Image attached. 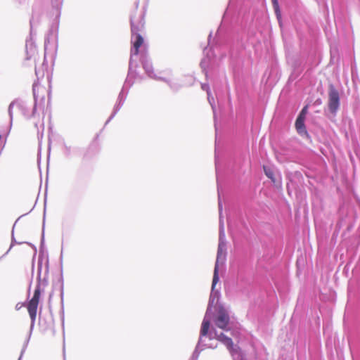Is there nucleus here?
<instances>
[{
    "instance_id": "obj_20",
    "label": "nucleus",
    "mask_w": 360,
    "mask_h": 360,
    "mask_svg": "<svg viewBox=\"0 0 360 360\" xmlns=\"http://www.w3.org/2000/svg\"><path fill=\"white\" fill-rule=\"evenodd\" d=\"M16 309L18 310L20 309V307L19 306V304H18L15 307Z\"/></svg>"
},
{
    "instance_id": "obj_11",
    "label": "nucleus",
    "mask_w": 360,
    "mask_h": 360,
    "mask_svg": "<svg viewBox=\"0 0 360 360\" xmlns=\"http://www.w3.org/2000/svg\"><path fill=\"white\" fill-rule=\"evenodd\" d=\"M228 337H226L224 333H221L220 334L218 335L216 332H214V335H212V333H211L210 336V339L215 338L221 342H224V339H226Z\"/></svg>"
},
{
    "instance_id": "obj_9",
    "label": "nucleus",
    "mask_w": 360,
    "mask_h": 360,
    "mask_svg": "<svg viewBox=\"0 0 360 360\" xmlns=\"http://www.w3.org/2000/svg\"><path fill=\"white\" fill-rule=\"evenodd\" d=\"M222 343L227 347L229 351L232 354H233L235 352H236L237 349L236 348H234L233 342L230 338H227L226 339H224V341L222 342Z\"/></svg>"
},
{
    "instance_id": "obj_7",
    "label": "nucleus",
    "mask_w": 360,
    "mask_h": 360,
    "mask_svg": "<svg viewBox=\"0 0 360 360\" xmlns=\"http://www.w3.org/2000/svg\"><path fill=\"white\" fill-rule=\"evenodd\" d=\"M26 51H27V59H30L36 53L35 46L33 44V43L31 40L26 41Z\"/></svg>"
},
{
    "instance_id": "obj_3",
    "label": "nucleus",
    "mask_w": 360,
    "mask_h": 360,
    "mask_svg": "<svg viewBox=\"0 0 360 360\" xmlns=\"http://www.w3.org/2000/svg\"><path fill=\"white\" fill-rule=\"evenodd\" d=\"M328 105L330 112L332 113H335L340 105L339 93L333 86L329 89Z\"/></svg>"
},
{
    "instance_id": "obj_24",
    "label": "nucleus",
    "mask_w": 360,
    "mask_h": 360,
    "mask_svg": "<svg viewBox=\"0 0 360 360\" xmlns=\"http://www.w3.org/2000/svg\"><path fill=\"white\" fill-rule=\"evenodd\" d=\"M9 250H7V251L6 252V254H8V253L9 252Z\"/></svg>"
},
{
    "instance_id": "obj_15",
    "label": "nucleus",
    "mask_w": 360,
    "mask_h": 360,
    "mask_svg": "<svg viewBox=\"0 0 360 360\" xmlns=\"http://www.w3.org/2000/svg\"><path fill=\"white\" fill-rule=\"evenodd\" d=\"M274 11H275V13L276 15L277 18L278 20H280L281 18V11H280L279 5L276 6H274Z\"/></svg>"
},
{
    "instance_id": "obj_8",
    "label": "nucleus",
    "mask_w": 360,
    "mask_h": 360,
    "mask_svg": "<svg viewBox=\"0 0 360 360\" xmlns=\"http://www.w3.org/2000/svg\"><path fill=\"white\" fill-rule=\"evenodd\" d=\"M210 323L208 320L204 319L200 329V336H206L210 330Z\"/></svg>"
},
{
    "instance_id": "obj_4",
    "label": "nucleus",
    "mask_w": 360,
    "mask_h": 360,
    "mask_svg": "<svg viewBox=\"0 0 360 360\" xmlns=\"http://www.w3.org/2000/svg\"><path fill=\"white\" fill-rule=\"evenodd\" d=\"M229 315L226 313L221 311L217 316L214 323L219 328L225 329L229 324Z\"/></svg>"
},
{
    "instance_id": "obj_23",
    "label": "nucleus",
    "mask_w": 360,
    "mask_h": 360,
    "mask_svg": "<svg viewBox=\"0 0 360 360\" xmlns=\"http://www.w3.org/2000/svg\"><path fill=\"white\" fill-rule=\"evenodd\" d=\"M9 250H7V251L6 252V254H8V253L9 252Z\"/></svg>"
},
{
    "instance_id": "obj_14",
    "label": "nucleus",
    "mask_w": 360,
    "mask_h": 360,
    "mask_svg": "<svg viewBox=\"0 0 360 360\" xmlns=\"http://www.w3.org/2000/svg\"><path fill=\"white\" fill-rule=\"evenodd\" d=\"M307 110H308V106L306 105L304 106L302 110H301V112H300L298 117H302L303 118H306V115L307 114Z\"/></svg>"
},
{
    "instance_id": "obj_22",
    "label": "nucleus",
    "mask_w": 360,
    "mask_h": 360,
    "mask_svg": "<svg viewBox=\"0 0 360 360\" xmlns=\"http://www.w3.org/2000/svg\"><path fill=\"white\" fill-rule=\"evenodd\" d=\"M9 250H7V251L6 252V254H8V253L9 252Z\"/></svg>"
},
{
    "instance_id": "obj_19",
    "label": "nucleus",
    "mask_w": 360,
    "mask_h": 360,
    "mask_svg": "<svg viewBox=\"0 0 360 360\" xmlns=\"http://www.w3.org/2000/svg\"><path fill=\"white\" fill-rule=\"evenodd\" d=\"M271 1H272L273 7L278 6V0H271Z\"/></svg>"
},
{
    "instance_id": "obj_17",
    "label": "nucleus",
    "mask_w": 360,
    "mask_h": 360,
    "mask_svg": "<svg viewBox=\"0 0 360 360\" xmlns=\"http://www.w3.org/2000/svg\"><path fill=\"white\" fill-rule=\"evenodd\" d=\"M35 74L38 77L44 76V72L38 70L37 68H35Z\"/></svg>"
},
{
    "instance_id": "obj_13",
    "label": "nucleus",
    "mask_w": 360,
    "mask_h": 360,
    "mask_svg": "<svg viewBox=\"0 0 360 360\" xmlns=\"http://www.w3.org/2000/svg\"><path fill=\"white\" fill-rule=\"evenodd\" d=\"M15 101H13L10 103L9 106H8V114H9V117H10V120H11V122H12V120H13V106L15 105Z\"/></svg>"
},
{
    "instance_id": "obj_10",
    "label": "nucleus",
    "mask_w": 360,
    "mask_h": 360,
    "mask_svg": "<svg viewBox=\"0 0 360 360\" xmlns=\"http://www.w3.org/2000/svg\"><path fill=\"white\" fill-rule=\"evenodd\" d=\"M263 169L266 176L268 178H269L273 182H275L274 171L271 168L266 166H264Z\"/></svg>"
},
{
    "instance_id": "obj_16",
    "label": "nucleus",
    "mask_w": 360,
    "mask_h": 360,
    "mask_svg": "<svg viewBox=\"0 0 360 360\" xmlns=\"http://www.w3.org/2000/svg\"><path fill=\"white\" fill-rule=\"evenodd\" d=\"M62 3V0H52L53 6L58 8Z\"/></svg>"
},
{
    "instance_id": "obj_5",
    "label": "nucleus",
    "mask_w": 360,
    "mask_h": 360,
    "mask_svg": "<svg viewBox=\"0 0 360 360\" xmlns=\"http://www.w3.org/2000/svg\"><path fill=\"white\" fill-rule=\"evenodd\" d=\"M222 255H223V245L221 244H219L218 246L217 262H216L215 266H214V275H213V279H212V288H214V285L219 281L218 262H219L220 257L222 256Z\"/></svg>"
},
{
    "instance_id": "obj_1",
    "label": "nucleus",
    "mask_w": 360,
    "mask_h": 360,
    "mask_svg": "<svg viewBox=\"0 0 360 360\" xmlns=\"http://www.w3.org/2000/svg\"><path fill=\"white\" fill-rule=\"evenodd\" d=\"M41 269V264H39V269H38V274H39L38 275V283L34 290V295H33L32 298L30 300V301L29 302L28 305H27V310H28V312H29V314H30V316L31 319L30 333H32V330L34 328L35 319H36V316H37V307H38L39 297H40V295H41V285L42 284L45 285V283H45V281H44L42 282L41 281V278H40Z\"/></svg>"
},
{
    "instance_id": "obj_2",
    "label": "nucleus",
    "mask_w": 360,
    "mask_h": 360,
    "mask_svg": "<svg viewBox=\"0 0 360 360\" xmlns=\"http://www.w3.org/2000/svg\"><path fill=\"white\" fill-rule=\"evenodd\" d=\"M139 29L137 26H135L134 24H131V41L133 43V49H131V53L134 55H138L139 53V48L143 44V38L139 33Z\"/></svg>"
},
{
    "instance_id": "obj_21",
    "label": "nucleus",
    "mask_w": 360,
    "mask_h": 360,
    "mask_svg": "<svg viewBox=\"0 0 360 360\" xmlns=\"http://www.w3.org/2000/svg\"><path fill=\"white\" fill-rule=\"evenodd\" d=\"M112 117V115L109 117V119L108 120L107 122H108L110 121V120L111 119Z\"/></svg>"
},
{
    "instance_id": "obj_12",
    "label": "nucleus",
    "mask_w": 360,
    "mask_h": 360,
    "mask_svg": "<svg viewBox=\"0 0 360 360\" xmlns=\"http://www.w3.org/2000/svg\"><path fill=\"white\" fill-rule=\"evenodd\" d=\"M51 36L53 37V38H55L56 37V32L54 31L53 30H51L50 31V33L47 36V37L45 39V42H44V46H45V49H46L47 48V46H48V44L50 43V41H51Z\"/></svg>"
},
{
    "instance_id": "obj_18",
    "label": "nucleus",
    "mask_w": 360,
    "mask_h": 360,
    "mask_svg": "<svg viewBox=\"0 0 360 360\" xmlns=\"http://www.w3.org/2000/svg\"><path fill=\"white\" fill-rule=\"evenodd\" d=\"M25 348H26V345H25V346H24V347H23V349H22V352H21V354H20V357H19L18 360H21V359H22V356L23 353H24V352H25Z\"/></svg>"
},
{
    "instance_id": "obj_6",
    "label": "nucleus",
    "mask_w": 360,
    "mask_h": 360,
    "mask_svg": "<svg viewBox=\"0 0 360 360\" xmlns=\"http://www.w3.org/2000/svg\"><path fill=\"white\" fill-rule=\"evenodd\" d=\"M305 118L302 117H297L295 121V128L297 133L301 136H308L309 134L306 129V127L304 124Z\"/></svg>"
}]
</instances>
